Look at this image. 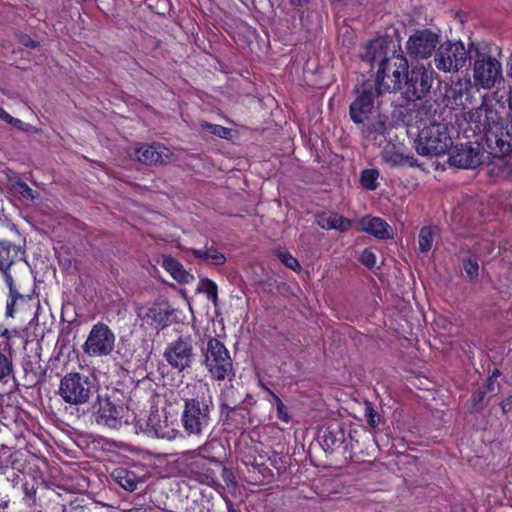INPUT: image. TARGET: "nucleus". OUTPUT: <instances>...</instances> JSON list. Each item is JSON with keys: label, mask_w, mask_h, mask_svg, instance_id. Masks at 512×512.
Here are the masks:
<instances>
[{"label": "nucleus", "mask_w": 512, "mask_h": 512, "mask_svg": "<svg viewBox=\"0 0 512 512\" xmlns=\"http://www.w3.org/2000/svg\"><path fill=\"white\" fill-rule=\"evenodd\" d=\"M374 107L371 91H363L350 105V116L355 123H363L368 119Z\"/></svg>", "instance_id": "obj_19"}, {"label": "nucleus", "mask_w": 512, "mask_h": 512, "mask_svg": "<svg viewBox=\"0 0 512 512\" xmlns=\"http://www.w3.org/2000/svg\"><path fill=\"white\" fill-rule=\"evenodd\" d=\"M204 365L211 378L216 381H223L234 376L230 353L218 339L208 340L204 352Z\"/></svg>", "instance_id": "obj_5"}, {"label": "nucleus", "mask_w": 512, "mask_h": 512, "mask_svg": "<svg viewBox=\"0 0 512 512\" xmlns=\"http://www.w3.org/2000/svg\"><path fill=\"white\" fill-rule=\"evenodd\" d=\"M493 111L487 105H481L469 113V121L475 123L476 129L485 131L493 121Z\"/></svg>", "instance_id": "obj_27"}, {"label": "nucleus", "mask_w": 512, "mask_h": 512, "mask_svg": "<svg viewBox=\"0 0 512 512\" xmlns=\"http://www.w3.org/2000/svg\"><path fill=\"white\" fill-rule=\"evenodd\" d=\"M383 160L390 166H403V165H414V158L407 156L402 153L399 147L394 144L388 143L382 150Z\"/></svg>", "instance_id": "obj_23"}, {"label": "nucleus", "mask_w": 512, "mask_h": 512, "mask_svg": "<svg viewBox=\"0 0 512 512\" xmlns=\"http://www.w3.org/2000/svg\"><path fill=\"white\" fill-rule=\"evenodd\" d=\"M176 310L166 301H158L149 307H140L137 310L138 317L156 329L169 326L175 321Z\"/></svg>", "instance_id": "obj_13"}, {"label": "nucleus", "mask_w": 512, "mask_h": 512, "mask_svg": "<svg viewBox=\"0 0 512 512\" xmlns=\"http://www.w3.org/2000/svg\"><path fill=\"white\" fill-rule=\"evenodd\" d=\"M452 138L448 127L441 123H432L424 127L416 140L415 148L423 156H439L449 151Z\"/></svg>", "instance_id": "obj_2"}, {"label": "nucleus", "mask_w": 512, "mask_h": 512, "mask_svg": "<svg viewBox=\"0 0 512 512\" xmlns=\"http://www.w3.org/2000/svg\"><path fill=\"white\" fill-rule=\"evenodd\" d=\"M506 166L510 173H512V154L506 159Z\"/></svg>", "instance_id": "obj_48"}, {"label": "nucleus", "mask_w": 512, "mask_h": 512, "mask_svg": "<svg viewBox=\"0 0 512 512\" xmlns=\"http://www.w3.org/2000/svg\"><path fill=\"white\" fill-rule=\"evenodd\" d=\"M115 334L108 325L98 322L91 328L82 349L89 357H105L115 348Z\"/></svg>", "instance_id": "obj_8"}, {"label": "nucleus", "mask_w": 512, "mask_h": 512, "mask_svg": "<svg viewBox=\"0 0 512 512\" xmlns=\"http://www.w3.org/2000/svg\"><path fill=\"white\" fill-rule=\"evenodd\" d=\"M12 371V362L5 354L0 352V382H6Z\"/></svg>", "instance_id": "obj_35"}, {"label": "nucleus", "mask_w": 512, "mask_h": 512, "mask_svg": "<svg viewBox=\"0 0 512 512\" xmlns=\"http://www.w3.org/2000/svg\"><path fill=\"white\" fill-rule=\"evenodd\" d=\"M450 164L459 168H475L482 161L479 146L471 144L455 147L449 157Z\"/></svg>", "instance_id": "obj_17"}, {"label": "nucleus", "mask_w": 512, "mask_h": 512, "mask_svg": "<svg viewBox=\"0 0 512 512\" xmlns=\"http://www.w3.org/2000/svg\"><path fill=\"white\" fill-rule=\"evenodd\" d=\"M474 47V43H471L467 49L462 41H445L440 44L435 53L436 68L445 73L458 72L467 63Z\"/></svg>", "instance_id": "obj_4"}, {"label": "nucleus", "mask_w": 512, "mask_h": 512, "mask_svg": "<svg viewBox=\"0 0 512 512\" xmlns=\"http://www.w3.org/2000/svg\"><path fill=\"white\" fill-rule=\"evenodd\" d=\"M278 257L286 267L292 269L293 271H299L301 269L298 260L289 252H279Z\"/></svg>", "instance_id": "obj_36"}, {"label": "nucleus", "mask_w": 512, "mask_h": 512, "mask_svg": "<svg viewBox=\"0 0 512 512\" xmlns=\"http://www.w3.org/2000/svg\"><path fill=\"white\" fill-rule=\"evenodd\" d=\"M136 429L148 436L167 440L181 435L176 416L166 411H154L146 419L137 420Z\"/></svg>", "instance_id": "obj_7"}, {"label": "nucleus", "mask_w": 512, "mask_h": 512, "mask_svg": "<svg viewBox=\"0 0 512 512\" xmlns=\"http://www.w3.org/2000/svg\"><path fill=\"white\" fill-rule=\"evenodd\" d=\"M379 172L376 169H366L361 173V185L368 190H375L378 186Z\"/></svg>", "instance_id": "obj_31"}, {"label": "nucleus", "mask_w": 512, "mask_h": 512, "mask_svg": "<svg viewBox=\"0 0 512 512\" xmlns=\"http://www.w3.org/2000/svg\"><path fill=\"white\" fill-rule=\"evenodd\" d=\"M13 188L16 193L26 200L32 201L36 197L35 192L25 182H17Z\"/></svg>", "instance_id": "obj_37"}, {"label": "nucleus", "mask_w": 512, "mask_h": 512, "mask_svg": "<svg viewBox=\"0 0 512 512\" xmlns=\"http://www.w3.org/2000/svg\"><path fill=\"white\" fill-rule=\"evenodd\" d=\"M192 254L211 265H223L226 261L225 256L219 252L217 249H214L213 247L210 248H203V249H193Z\"/></svg>", "instance_id": "obj_28"}, {"label": "nucleus", "mask_w": 512, "mask_h": 512, "mask_svg": "<svg viewBox=\"0 0 512 512\" xmlns=\"http://www.w3.org/2000/svg\"><path fill=\"white\" fill-rule=\"evenodd\" d=\"M408 73V63L405 58L396 56L379 64L377 72V90L382 92H403V85Z\"/></svg>", "instance_id": "obj_6"}, {"label": "nucleus", "mask_w": 512, "mask_h": 512, "mask_svg": "<svg viewBox=\"0 0 512 512\" xmlns=\"http://www.w3.org/2000/svg\"><path fill=\"white\" fill-rule=\"evenodd\" d=\"M365 417L372 427H375L379 423V415L370 404L365 406Z\"/></svg>", "instance_id": "obj_40"}, {"label": "nucleus", "mask_w": 512, "mask_h": 512, "mask_svg": "<svg viewBox=\"0 0 512 512\" xmlns=\"http://www.w3.org/2000/svg\"><path fill=\"white\" fill-rule=\"evenodd\" d=\"M500 407L503 413H507L512 409V396H508L500 403Z\"/></svg>", "instance_id": "obj_44"}, {"label": "nucleus", "mask_w": 512, "mask_h": 512, "mask_svg": "<svg viewBox=\"0 0 512 512\" xmlns=\"http://www.w3.org/2000/svg\"><path fill=\"white\" fill-rule=\"evenodd\" d=\"M434 233L430 227H423L419 233V250L427 252L432 248Z\"/></svg>", "instance_id": "obj_33"}, {"label": "nucleus", "mask_w": 512, "mask_h": 512, "mask_svg": "<svg viewBox=\"0 0 512 512\" xmlns=\"http://www.w3.org/2000/svg\"><path fill=\"white\" fill-rule=\"evenodd\" d=\"M93 410L96 422L109 428H118L130 420L128 409L123 405L115 406L108 398L98 397Z\"/></svg>", "instance_id": "obj_11"}, {"label": "nucleus", "mask_w": 512, "mask_h": 512, "mask_svg": "<svg viewBox=\"0 0 512 512\" xmlns=\"http://www.w3.org/2000/svg\"><path fill=\"white\" fill-rule=\"evenodd\" d=\"M162 267L179 283L189 284L194 281V276L172 257H165L162 261Z\"/></svg>", "instance_id": "obj_24"}, {"label": "nucleus", "mask_w": 512, "mask_h": 512, "mask_svg": "<svg viewBox=\"0 0 512 512\" xmlns=\"http://www.w3.org/2000/svg\"><path fill=\"white\" fill-rule=\"evenodd\" d=\"M361 230L377 239H392L394 236L391 226L380 217L366 216L360 220Z\"/></svg>", "instance_id": "obj_21"}, {"label": "nucleus", "mask_w": 512, "mask_h": 512, "mask_svg": "<svg viewBox=\"0 0 512 512\" xmlns=\"http://www.w3.org/2000/svg\"><path fill=\"white\" fill-rule=\"evenodd\" d=\"M186 395L195 397L186 400L182 412L181 422L189 435L200 436L210 423L212 400L209 394V385L203 380H195L185 387Z\"/></svg>", "instance_id": "obj_1"}, {"label": "nucleus", "mask_w": 512, "mask_h": 512, "mask_svg": "<svg viewBox=\"0 0 512 512\" xmlns=\"http://www.w3.org/2000/svg\"><path fill=\"white\" fill-rule=\"evenodd\" d=\"M112 478L123 489L129 492L135 491L138 484L141 482L140 477H138L135 472L124 468L115 469L112 472Z\"/></svg>", "instance_id": "obj_25"}, {"label": "nucleus", "mask_w": 512, "mask_h": 512, "mask_svg": "<svg viewBox=\"0 0 512 512\" xmlns=\"http://www.w3.org/2000/svg\"><path fill=\"white\" fill-rule=\"evenodd\" d=\"M473 79L476 86L491 89L502 79L500 62L490 56L477 59L474 63Z\"/></svg>", "instance_id": "obj_12"}, {"label": "nucleus", "mask_w": 512, "mask_h": 512, "mask_svg": "<svg viewBox=\"0 0 512 512\" xmlns=\"http://www.w3.org/2000/svg\"><path fill=\"white\" fill-rule=\"evenodd\" d=\"M23 256L24 252L19 246L9 241H0V273L6 284L15 280V268Z\"/></svg>", "instance_id": "obj_15"}, {"label": "nucleus", "mask_w": 512, "mask_h": 512, "mask_svg": "<svg viewBox=\"0 0 512 512\" xmlns=\"http://www.w3.org/2000/svg\"><path fill=\"white\" fill-rule=\"evenodd\" d=\"M201 128L222 139H228L231 136V130L229 128L218 124L203 122L201 123Z\"/></svg>", "instance_id": "obj_34"}, {"label": "nucleus", "mask_w": 512, "mask_h": 512, "mask_svg": "<svg viewBox=\"0 0 512 512\" xmlns=\"http://www.w3.org/2000/svg\"><path fill=\"white\" fill-rule=\"evenodd\" d=\"M494 380L492 378H490L488 380V383H487V387H486V390L485 391H479L478 393L474 394L473 395V403L475 406H477L483 399L484 397V394L486 392H494Z\"/></svg>", "instance_id": "obj_41"}, {"label": "nucleus", "mask_w": 512, "mask_h": 512, "mask_svg": "<svg viewBox=\"0 0 512 512\" xmlns=\"http://www.w3.org/2000/svg\"><path fill=\"white\" fill-rule=\"evenodd\" d=\"M290 4L294 7H301L306 0H289Z\"/></svg>", "instance_id": "obj_46"}, {"label": "nucleus", "mask_w": 512, "mask_h": 512, "mask_svg": "<svg viewBox=\"0 0 512 512\" xmlns=\"http://www.w3.org/2000/svg\"><path fill=\"white\" fill-rule=\"evenodd\" d=\"M470 86L469 80H457L445 88V105L452 109L463 107Z\"/></svg>", "instance_id": "obj_20"}, {"label": "nucleus", "mask_w": 512, "mask_h": 512, "mask_svg": "<svg viewBox=\"0 0 512 512\" xmlns=\"http://www.w3.org/2000/svg\"><path fill=\"white\" fill-rule=\"evenodd\" d=\"M464 270L471 280L478 277L479 265L476 259L468 258L464 261Z\"/></svg>", "instance_id": "obj_38"}, {"label": "nucleus", "mask_w": 512, "mask_h": 512, "mask_svg": "<svg viewBox=\"0 0 512 512\" xmlns=\"http://www.w3.org/2000/svg\"><path fill=\"white\" fill-rule=\"evenodd\" d=\"M363 57L371 63L379 61V64L382 63V61L389 60L390 58H386V41L380 38L371 41L366 47Z\"/></svg>", "instance_id": "obj_26"}, {"label": "nucleus", "mask_w": 512, "mask_h": 512, "mask_svg": "<svg viewBox=\"0 0 512 512\" xmlns=\"http://www.w3.org/2000/svg\"><path fill=\"white\" fill-rule=\"evenodd\" d=\"M434 71L429 67L416 66L406 74L403 97L408 101L423 98L431 89Z\"/></svg>", "instance_id": "obj_9"}, {"label": "nucleus", "mask_w": 512, "mask_h": 512, "mask_svg": "<svg viewBox=\"0 0 512 512\" xmlns=\"http://www.w3.org/2000/svg\"><path fill=\"white\" fill-rule=\"evenodd\" d=\"M167 363L179 372L191 368L194 361V349L190 336H180L167 344L164 351Z\"/></svg>", "instance_id": "obj_10"}, {"label": "nucleus", "mask_w": 512, "mask_h": 512, "mask_svg": "<svg viewBox=\"0 0 512 512\" xmlns=\"http://www.w3.org/2000/svg\"><path fill=\"white\" fill-rule=\"evenodd\" d=\"M248 473L251 482L255 484L261 483L262 480L270 476V470L261 464H251V468H248Z\"/></svg>", "instance_id": "obj_32"}, {"label": "nucleus", "mask_w": 512, "mask_h": 512, "mask_svg": "<svg viewBox=\"0 0 512 512\" xmlns=\"http://www.w3.org/2000/svg\"><path fill=\"white\" fill-rule=\"evenodd\" d=\"M9 289V299L6 304V316L13 317L17 310L24 311L38 305V301L31 295L19 293L15 287L14 280L6 284Z\"/></svg>", "instance_id": "obj_18"}, {"label": "nucleus", "mask_w": 512, "mask_h": 512, "mask_svg": "<svg viewBox=\"0 0 512 512\" xmlns=\"http://www.w3.org/2000/svg\"><path fill=\"white\" fill-rule=\"evenodd\" d=\"M128 155L132 159L152 165V164H166L172 159V151L162 144L151 145H135L128 149Z\"/></svg>", "instance_id": "obj_14"}, {"label": "nucleus", "mask_w": 512, "mask_h": 512, "mask_svg": "<svg viewBox=\"0 0 512 512\" xmlns=\"http://www.w3.org/2000/svg\"><path fill=\"white\" fill-rule=\"evenodd\" d=\"M361 262L368 268H372L376 264V255L370 249H365L360 257Z\"/></svg>", "instance_id": "obj_39"}, {"label": "nucleus", "mask_w": 512, "mask_h": 512, "mask_svg": "<svg viewBox=\"0 0 512 512\" xmlns=\"http://www.w3.org/2000/svg\"><path fill=\"white\" fill-rule=\"evenodd\" d=\"M439 42V37L436 33L429 30H422L416 32L407 41L408 52L416 58H428L435 50Z\"/></svg>", "instance_id": "obj_16"}, {"label": "nucleus", "mask_w": 512, "mask_h": 512, "mask_svg": "<svg viewBox=\"0 0 512 512\" xmlns=\"http://www.w3.org/2000/svg\"><path fill=\"white\" fill-rule=\"evenodd\" d=\"M197 292L206 294L207 298L212 301L215 307L218 305V289L214 281L208 278L200 279Z\"/></svg>", "instance_id": "obj_29"}, {"label": "nucleus", "mask_w": 512, "mask_h": 512, "mask_svg": "<svg viewBox=\"0 0 512 512\" xmlns=\"http://www.w3.org/2000/svg\"><path fill=\"white\" fill-rule=\"evenodd\" d=\"M95 392L96 386L91 379L77 372L66 374L58 388L62 400L76 406L87 403Z\"/></svg>", "instance_id": "obj_3"}, {"label": "nucleus", "mask_w": 512, "mask_h": 512, "mask_svg": "<svg viewBox=\"0 0 512 512\" xmlns=\"http://www.w3.org/2000/svg\"><path fill=\"white\" fill-rule=\"evenodd\" d=\"M9 331L6 327L0 326V337H6L9 338Z\"/></svg>", "instance_id": "obj_47"}, {"label": "nucleus", "mask_w": 512, "mask_h": 512, "mask_svg": "<svg viewBox=\"0 0 512 512\" xmlns=\"http://www.w3.org/2000/svg\"><path fill=\"white\" fill-rule=\"evenodd\" d=\"M266 391L273 399V405L276 408L277 418L284 423H289L291 420V416L289 414L287 406L273 391H271L268 388H266Z\"/></svg>", "instance_id": "obj_30"}, {"label": "nucleus", "mask_w": 512, "mask_h": 512, "mask_svg": "<svg viewBox=\"0 0 512 512\" xmlns=\"http://www.w3.org/2000/svg\"><path fill=\"white\" fill-rule=\"evenodd\" d=\"M17 122L18 123H15L13 127L21 130V131H24V132H27V133H38V129L28 123H24L23 121H21L20 119H17Z\"/></svg>", "instance_id": "obj_42"}, {"label": "nucleus", "mask_w": 512, "mask_h": 512, "mask_svg": "<svg viewBox=\"0 0 512 512\" xmlns=\"http://www.w3.org/2000/svg\"><path fill=\"white\" fill-rule=\"evenodd\" d=\"M316 221L317 224L323 229H334L340 232L347 231L351 225L350 220L333 212H324L317 215Z\"/></svg>", "instance_id": "obj_22"}, {"label": "nucleus", "mask_w": 512, "mask_h": 512, "mask_svg": "<svg viewBox=\"0 0 512 512\" xmlns=\"http://www.w3.org/2000/svg\"><path fill=\"white\" fill-rule=\"evenodd\" d=\"M22 42L27 47H31V48L36 47V43L31 38H29V37L23 38Z\"/></svg>", "instance_id": "obj_45"}, {"label": "nucleus", "mask_w": 512, "mask_h": 512, "mask_svg": "<svg viewBox=\"0 0 512 512\" xmlns=\"http://www.w3.org/2000/svg\"><path fill=\"white\" fill-rule=\"evenodd\" d=\"M0 119L6 122L7 124L14 126L17 122V118L12 117L8 112H6L1 106H0Z\"/></svg>", "instance_id": "obj_43"}]
</instances>
